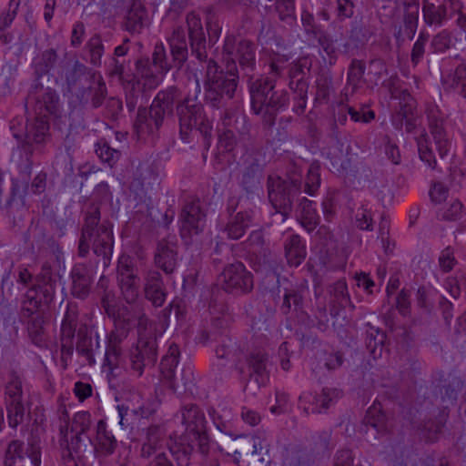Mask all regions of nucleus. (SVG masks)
<instances>
[{"label":"nucleus","mask_w":466,"mask_h":466,"mask_svg":"<svg viewBox=\"0 0 466 466\" xmlns=\"http://www.w3.org/2000/svg\"><path fill=\"white\" fill-rule=\"evenodd\" d=\"M239 82V71L225 65L221 68L214 59L208 62L204 81L205 101L210 106L220 109L233 99Z\"/></svg>","instance_id":"39448f33"},{"label":"nucleus","mask_w":466,"mask_h":466,"mask_svg":"<svg viewBox=\"0 0 466 466\" xmlns=\"http://www.w3.org/2000/svg\"><path fill=\"white\" fill-rule=\"evenodd\" d=\"M0 322L5 329L13 327L17 332L15 308L6 299H0Z\"/></svg>","instance_id":"0e129e2a"},{"label":"nucleus","mask_w":466,"mask_h":466,"mask_svg":"<svg viewBox=\"0 0 466 466\" xmlns=\"http://www.w3.org/2000/svg\"><path fill=\"white\" fill-rule=\"evenodd\" d=\"M314 40H317L322 50L328 56V63L329 66L335 65L338 59V51L335 46V41L332 36L326 31Z\"/></svg>","instance_id":"e2e57ef3"},{"label":"nucleus","mask_w":466,"mask_h":466,"mask_svg":"<svg viewBox=\"0 0 466 466\" xmlns=\"http://www.w3.org/2000/svg\"><path fill=\"white\" fill-rule=\"evenodd\" d=\"M181 235L187 231L189 235H198L206 225V214L200 208L199 201L187 203L181 210Z\"/></svg>","instance_id":"a878e982"},{"label":"nucleus","mask_w":466,"mask_h":466,"mask_svg":"<svg viewBox=\"0 0 466 466\" xmlns=\"http://www.w3.org/2000/svg\"><path fill=\"white\" fill-rule=\"evenodd\" d=\"M19 5L20 0H10L7 11L2 13L0 15V40L3 44H8L11 41L12 36L10 35L5 34L4 30L10 26L14 21Z\"/></svg>","instance_id":"603ef678"},{"label":"nucleus","mask_w":466,"mask_h":466,"mask_svg":"<svg viewBox=\"0 0 466 466\" xmlns=\"http://www.w3.org/2000/svg\"><path fill=\"white\" fill-rule=\"evenodd\" d=\"M284 250L287 261L291 267H299L306 258V245L298 234H292L287 238Z\"/></svg>","instance_id":"e433bc0d"},{"label":"nucleus","mask_w":466,"mask_h":466,"mask_svg":"<svg viewBox=\"0 0 466 466\" xmlns=\"http://www.w3.org/2000/svg\"><path fill=\"white\" fill-rule=\"evenodd\" d=\"M130 64L129 60H126L123 57L112 56L110 62L107 65V74L110 77H117L121 82L128 79L129 76L127 75L126 77V67Z\"/></svg>","instance_id":"69168bd1"},{"label":"nucleus","mask_w":466,"mask_h":466,"mask_svg":"<svg viewBox=\"0 0 466 466\" xmlns=\"http://www.w3.org/2000/svg\"><path fill=\"white\" fill-rule=\"evenodd\" d=\"M264 112L267 115V122L274 125L275 116L279 111L285 110L289 105V94L285 89H277L276 86L270 92Z\"/></svg>","instance_id":"4c0bfd02"},{"label":"nucleus","mask_w":466,"mask_h":466,"mask_svg":"<svg viewBox=\"0 0 466 466\" xmlns=\"http://www.w3.org/2000/svg\"><path fill=\"white\" fill-rule=\"evenodd\" d=\"M181 415L182 423L185 426V431L181 435L182 440L196 442L201 454H208L211 440L203 410L197 404L188 403L181 408Z\"/></svg>","instance_id":"9d476101"},{"label":"nucleus","mask_w":466,"mask_h":466,"mask_svg":"<svg viewBox=\"0 0 466 466\" xmlns=\"http://www.w3.org/2000/svg\"><path fill=\"white\" fill-rule=\"evenodd\" d=\"M269 444L259 437L235 433L219 450L228 455L252 456L254 461L270 463Z\"/></svg>","instance_id":"f8f14e48"},{"label":"nucleus","mask_w":466,"mask_h":466,"mask_svg":"<svg viewBox=\"0 0 466 466\" xmlns=\"http://www.w3.org/2000/svg\"><path fill=\"white\" fill-rule=\"evenodd\" d=\"M178 246L176 242L163 238L157 244L154 261L167 275L172 274L178 265Z\"/></svg>","instance_id":"b1692460"},{"label":"nucleus","mask_w":466,"mask_h":466,"mask_svg":"<svg viewBox=\"0 0 466 466\" xmlns=\"http://www.w3.org/2000/svg\"><path fill=\"white\" fill-rule=\"evenodd\" d=\"M35 116L34 122L26 126L25 134L13 132V136L18 141L24 138L28 146L41 147L50 139L49 121L47 118Z\"/></svg>","instance_id":"cd10ccee"},{"label":"nucleus","mask_w":466,"mask_h":466,"mask_svg":"<svg viewBox=\"0 0 466 466\" xmlns=\"http://www.w3.org/2000/svg\"><path fill=\"white\" fill-rule=\"evenodd\" d=\"M16 281L26 288L20 302V321L25 325L31 342L44 348L47 310L55 298L56 280L49 271L35 276L26 267L19 266Z\"/></svg>","instance_id":"f03ea898"},{"label":"nucleus","mask_w":466,"mask_h":466,"mask_svg":"<svg viewBox=\"0 0 466 466\" xmlns=\"http://www.w3.org/2000/svg\"><path fill=\"white\" fill-rule=\"evenodd\" d=\"M32 167L33 161L26 154L25 158L22 159L17 165L18 177L12 178L11 193L6 201V207L12 208L15 205L19 208L25 206V197L28 193V179L32 173Z\"/></svg>","instance_id":"a211bd4d"},{"label":"nucleus","mask_w":466,"mask_h":466,"mask_svg":"<svg viewBox=\"0 0 466 466\" xmlns=\"http://www.w3.org/2000/svg\"><path fill=\"white\" fill-rule=\"evenodd\" d=\"M187 314L186 302L180 298H175L165 309L160 311L159 324L162 333L168 328H180L186 321Z\"/></svg>","instance_id":"c85d7f7f"},{"label":"nucleus","mask_w":466,"mask_h":466,"mask_svg":"<svg viewBox=\"0 0 466 466\" xmlns=\"http://www.w3.org/2000/svg\"><path fill=\"white\" fill-rule=\"evenodd\" d=\"M246 363L248 371L239 365V362L236 363V370L240 374L241 380L246 381L245 388L252 381L258 388L265 386L269 380L270 362L268 354L261 350H254L246 357Z\"/></svg>","instance_id":"dca6fc26"},{"label":"nucleus","mask_w":466,"mask_h":466,"mask_svg":"<svg viewBox=\"0 0 466 466\" xmlns=\"http://www.w3.org/2000/svg\"><path fill=\"white\" fill-rule=\"evenodd\" d=\"M278 297L280 299L282 294V301L279 305V310L285 316L295 313L297 315H306L304 311V299L309 291L307 280L300 283H292L287 278L280 279L278 277Z\"/></svg>","instance_id":"4468645a"},{"label":"nucleus","mask_w":466,"mask_h":466,"mask_svg":"<svg viewBox=\"0 0 466 466\" xmlns=\"http://www.w3.org/2000/svg\"><path fill=\"white\" fill-rule=\"evenodd\" d=\"M176 116L179 124V137L184 143L200 138L204 147L203 157L212 143V123L208 119L204 106L197 97H182L178 87L171 86L159 90L149 108L139 106L135 127L139 132L154 134L164 125L167 118Z\"/></svg>","instance_id":"f257e3e1"},{"label":"nucleus","mask_w":466,"mask_h":466,"mask_svg":"<svg viewBox=\"0 0 466 466\" xmlns=\"http://www.w3.org/2000/svg\"><path fill=\"white\" fill-rule=\"evenodd\" d=\"M253 217L254 211L252 209L238 211L236 215L228 218V221L221 231L226 234L228 239L238 240L252 226Z\"/></svg>","instance_id":"2f4dec72"},{"label":"nucleus","mask_w":466,"mask_h":466,"mask_svg":"<svg viewBox=\"0 0 466 466\" xmlns=\"http://www.w3.org/2000/svg\"><path fill=\"white\" fill-rule=\"evenodd\" d=\"M221 289L233 296H244L254 289L253 274L238 260L228 263L218 276Z\"/></svg>","instance_id":"ddd939ff"},{"label":"nucleus","mask_w":466,"mask_h":466,"mask_svg":"<svg viewBox=\"0 0 466 466\" xmlns=\"http://www.w3.org/2000/svg\"><path fill=\"white\" fill-rule=\"evenodd\" d=\"M137 74L142 78L148 81V83L157 86L158 84L157 77L154 73L152 67L153 64L148 57H141L135 63Z\"/></svg>","instance_id":"774afa93"},{"label":"nucleus","mask_w":466,"mask_h":466,"mask_svg":"<svg viewBox=\"0 0 466 466\" xmlns=\"http://www.w3.org/2000/svg\"><path fill=\"white\" fill-rule=\"evenodd\" d=\"M78 323V310L76 303L68 302L64 315L61 329L60 340L74 339Z\"/></svg>","instance_id":"37998d69"},{"label":"nucleus","mask_w":466,"mask_h":466,"mask_svg":"<svg viewBox=\"0 0 466 466\" xmlns=\"http://www.w3.org/2000/svg\"><path fill=\"white\" fill-rule=\"evenodd\" d=\"M180 352L176 343H171L167 353L162 357L159 370L166 380L173 383L176 376V368L178 364Z\"/></svg>","instance_id":"ea45409f"},{"label":"nucleus","mask_w":466,"mask_h":466,"mask_svg":"<svg viewBox=\"0 0 466 466\" xmlns=\"http://www.w3.org/2000/svg\"><path fill=\"white\" fill-rule=\"evenodd\" d=\"M257 46L249 39L235 35H227L222 46L224 64L238 71V67L247 77L253 76L257 68Z\"/></svg>","instance_id":"423d86ee"},{"label":"nucleus","mask_w":466,"mask_h":466,"mask_svg":"<svg viewBox=\"0 0 466 466\" xmlns=\"http://www.w3.org/2000/svg\"><path fill=\"white\" fill-rule=\"evenodd\" d=\"M415 100L410 93H404L402 101L399 102V109L391 116V124L398 129L401 130L405 127L408 133H411L416 127Z\"/></svg>","instance_id":"bb28decb"},{"label":"nucleus","mask_w":466,"mask_h":466,"mask_svg":"<svg viewBox=\"0 0 466 466\" xmlns=\"http://www.w3.org/2000/svg\"><path fill=\"white\" fill-rule=\"evenodd\" d=\"M71 295L85 300L90 294L94 282L92 269L85 263H76L70 271Z\"/></svg>","instance_id":"5701e85b"},{"label":"nucleus","mask_w":466,"mask_h":466,"mask_svg":"<svg viewBox=\"0 0 466 466\" xmlns=\"http://www.w3.org/2000/svg\"><path fill=\"white\" fill-rule=\"evenodd\" d=\"M300 176L280 177L268 176L267 181L268 198L277 213L282 216L285 221L290 215L294 203L301 196Z\"/></svg>","instance_id":"0eeeda50"},{"label":"nucleus","mask_w":466,"mask_h":466,"mask_svg":"<svg viewBox=\"0 0 466 466\" xmlns=\"http://www.w3.org/2000/svg\"><path fill=\"white\" fill-rule=\"evenodd\" d=\"M143 292L146 299L155 308L163 306L167 299V289L162 275L157 271H149L144 281Z\"/></svg>","instance_id":"7c9ffc66"},{"label":"nucleus","mask_w":466,"mask_h":466,"mask_svg":"<svg viewBox=\"0 0 466 466\" xmlns=\"http://www.w3.org/2000/svg\"><path fill=\"white\" fill-rule=\"evenodd\" d=\"M296 217L300 225L309 232H312L319 224L320 218L317 212V203L301 197L297 201Z\"/></svg>","instance_id":"c9c22d12"},{"label":"nucleus","mask_w":466,"mask_h":466,"mask_svg":"<svg viewBox=\"0 0 466 466\" xmlns=\"http://www.w3.org/2000/svg\"><path fill=\"white\" fill-rule=\"evenodd\" d=\"M301 24L304 34L310 39H315L326 32L323 25L317 23L314 15L308 10L301 12Z\"/></svg>","instance_id":"13d9d810"},{"label":"nucleus","mask_w":466,"mask_h":466,"mask_svg":"<svg viewBox=\"0 0 466 466\" xmlns=\"http://www.w3.org/2000/svg\"><path fill=\"white\" fill-rule=\"evenodd\" d=\"M266 166V154L260 147L252 146L247 148L241 157L238 184L248 198H253L262 191Z\"/></svg>","instance_id":"6e6552de"},{"label":"nucleus","mask_w":466,"mask_h":466,"mask_svg":"<svg viewBox=\"0 0 466 466\" xmlns=\"http://www.w3.org/2000/svg\"><path fill=\"white\" fill-rule=\"evenodd\" d=\"M25 112L33 116L47 118L61 116L63 104L56 90L44 88L41 83H33L25 99Z\"/></svg>","instance_id":"1a4fd4ad"},{"label":"nucleus","mask_w":466,"mask_h":466,"mask_svg":"<svg viewBox=\"0 0 466 466\" xmlns=\"http://www.w3.org/2000/svg\"><path fill=\"white\" fill-rule=\"evenodd\" d=\"M7 421L11 428L15 429L24 420L25 407L23 402H5Z\"/></svg>","instance_id":"338daca9"},{"label":"nucleus","mask_w":466,"mask_h":466,"mask_svg":"<svg viewBox=\"0 0 466 466\" xmlns=\"http://www.w3.org/2000/svg\"><path fill=\"white\" fill-rule=\"evenodd\" d=\"M311 67L312 60L308 56L297 58L287 66L289 87L294 94L293 111L297 115H302L307 106Z\"/></svg>","instance_id":"9b49d317"},{"label":"nucleus","mask_w":466,"mask_h":466,"mask_svg":"<svg viewBox=\"0 0 466 466\" xmlns=\"http://www.w3.org/2000/svg\"><path fill=\"white\" fill-rule=\"evenodd\" d=\"M367 326L368 329L366 330L365 339L366 348L373 358H377L381 355L386 334L380 330V329L371 326L370 323H368Z\"/></svg>","instance_id":"09e8293b"},{"label":"nucleus","mask_w":466,"mask_h":466,"mask_svg":"<svg viewBox=\"0 0 466 466\" xmlns=\"http://www.w3.org/2000/svg\"><path fill=\"white\" fill-rule=\"evenodd\" d=\"M100 219V207L91 203L85 214L77 254L80 258H86L90 249L89 242L92 241L93 252L101 258L103 267L107 268L111 262L114 247L112 224L108 220L99 224Z\"/></svg>","instance_id":"7ed1b4c3"},{"label":"nucleus","mask_w":466,"mask_h":466,"mask_svg":"<svg viewBox=\"0 0 466 466\" xmlns=\"http://www.w3.org/2000/svg\"><path fill=\"white\" fill-rule=\"evenodd\" d=\"M96 73L87 67L86 65L76 61L72 68L66 73V82L68 87L76 86L83 77L88 78L90 81L96 79Z\"/></svg>","instance_id":"3c124183"},{"label":"nucleus","mask_w":466,"mask_h":466,"mask_svg":"<svg viewBox=\"0 0 466 466\" xmlns=\"http://www.w3.org/2000/svg\"><path fill=\"white\" fill-rule=\"evenodd\" d=\"M373 35L371 26L365 24L362 19L352 20L348 31L349 41L343 45V53H349L351 46L357 49L364 47Z\"/></svg>","instance_id":"473e14b6"},{"label":"nucleus","mask_w":466,"mask_h":466,"mask_svg":"<svg viewBox=\"0 0 466 466\" xmlns=\"http://www.w3.org/2000/svg\"><path fill=\"white\" fill-rule=\"evenodd\" d=\"M96 153L98 157L109 167H114L121 157V152L110 147L106 139H100L96 144Z\"/></svg>","instance_id":"4d7b16f0"},{"label":"nucleus","mask_w":466,"mask_h":466,"mask_svg":"<svg viewBox=\"0 0 466 466\" xmlns=\"http://www.w3.org/2000/svg\"><path fill=\"white\" fill-rule=\"evenodd\" d=\"M168 45L170 52L169 55L166 53L165 59L169 64L168 71L173 68L179 70L188 56L187 42L184 30L181 28L175 29L172 35L168 38Z\"/></svg>","instance_id":"393cba45"},{"label":"nucleus","mask_w":466,"mask_h":466,"mask_svg":"<svg viewBox=\"0 0 466 466\" xmlns=\"http://www.w3.org/2000/svg\"><path fill=\"white\" fill-rule=\"evenodd\" d=\"M127 86L126 87V105L128 111L132 112L145 96V84L133 76L131 79H126Z\"/></svg>","instance_id":"de8ad7c7"},{"label":"nucleus","mask_w":466,"mask_h":466,"mask_svg":"<svg viewBox=\"0 0 466 466\" xmlns=\"http://www.w3.org/2000/svg\"><path fill=\"white\" fill-rule=\"evenodd\" d=\"M120 15L122 28L131 35H139L148 25L147 10L141 0H122Z\"/></svg>","instance_id":"f3484780"},{"label":"nucleus","mask_w":466,"mask_h":466,"mask_svg":"<svg viewBox=\"0 0 466 466\" xmlns=\"http://www.w3.org/2000/svg\"><path fill=\"white\" fill-rule=\"evenodd\" d=\"M106 347L105 350V365L109 367L110 373L113 376H117L119 374L120 369L122 367L125 368V365L122 364L123 360L121 357V348L120 344L122 342H116L114 340L113 337L107 335L106 336Z\"/></svg>","instance_id":"a19ab883"},{"label":"nucleus","mask_w":466,"mask_h":466,"mask_svg":"<svg viewBox=\"0 0 466 466\" xmlns=\"http://www.w3.org/2000/svg\"><path fill=\"white\" fill-rule=\"evenodd\" d=\"M10 380L5 386V402H21L23 397L22 380L16 371L10 372Z\"/></svg>","instance_id":"6e6d98bb"},{"label":"nucleus","mask_w":466,"mask_h":466,"mask_svg":"<svg viewBox=\"0 0 466 466\" xmlns=\"http://www.w3.org/2000/svg\"><path fill=\"white\" fill-rule=\"evenodd\" d=\"M86 48L90 55V63L96 67L102 64V56L105 52L104 44L99 35H94L86 43Z\"/></svg>","instance_id":"052dcab7"},{"label":"nucleus","mask_w":466,"mask_h":466,"mask_svg":"<svg viewBox=\"0 0 466 466\" xmlns=\"http://www.w3.org/2000/svg\"><path fill=\"white\" fill-rule=\"evenodd\" d=\"M366 71V65L363 60L353 58L348 67L347 83L355 91L360 87V83L363 81V76Z\"/></svg>","instance_id":"5fc2aeb1"},{"label":"nucleus","mask_w":466,"mask_h":466,"mask_svg":"<svg viewBox=\"0 0 466 466\" xmlns=\"http://www.w3.org/2000/svg\"><path fill=\"white\" fill-rule=\"evenodd\" d=\"M329 292L330 294L329 303L333 308L345 309L351 305L347 283L344 279H339L329 286Z\"/></svg>","instance_id":"49530a36"},{"label":"nucleus","mask_w":466,"mask_h":466,"mask_svg":"<svg viewBox=\"0 0 466 466\" xmlns=\"http://www.w3.org/2000/svg\"><path fill=\"white\" fill-rule=\"evenodd\" d=\"M14 264L12 263L8 268L5 269L4 275L2 277L1 281V296L0 299H6L9 301V299L15 298L19 295L21 289L18 286H15L13 279H11V271Z\"/></svg>","instance_id":"680f3d73"},{"label":"nucleus","mask_w":466,"mask_h":466,"mask_svg":"<svg viewBox=\"0 0 466 466\" xmlns=\"http://www.w3.org/2000/svg\"><path fill=\"white\" fill-rule=\"evenodd\" d=\"M76 350L86 360L89 365H94L96 363L95 356L103 353L97 332L86 324L80 325L77 329Z\"/></svg>","instance_id":"412c9836"},{"label":"nucleus","mask_w":466,"mask_h":466,"mask_svg":"<svg viewBox=\"0 0 466 466\" xmlns=\"http://www.w3.org/2000/svg\"><path fill=\"white\" fill-rule=\"evenodd\" d=\"M215 353L218 359L238 363L241 350L238 343L228 334H220Z\"/></svg>","instance_id":"58836bf2"},{"label":"nucleus","mask_w":466,"mask_h":466,"mask_svg":"<svg viewBox=\"0 0 466 466\" xmlns=\"http://www.w3.org/2000/svg\"><path fill=\"white\" fill-rule=\"evenodd\" d=\"M196 442L186 441L180 437V441L169 448V451L177 466H190L191 456L196 447Z\"/></svg>","instance_id":"a18cd8bd"},{"label":"nucleus","mask_w":466,"mask_h":466,"mask_svg":"<svg viewBox=\"0 0 466 466\" xmlns=\"http://www.w3.org/2000/svg\"><path fill=\"white\" fill-rule=\"evenodd\" d=\"M275 10L279 19L288 26L296 23L295 1L294 0H274Z\"/></svg>","instance_id":"864d4df0"},{"label":"nucleus","mask_w":466,"mask_h":466,"mask_svg":"<svg viewBox=\"0 0 466 466\" xmlns=\"http://www.w3.org/2000/svg\"><path fill=\"white\" fill-rule=\"evenodd\" d=\"M463 382L458 379L453 378L448 383L438 386L437 394L441 397V401L444 408L452 405L457 400L458 393L461 390Z\"/></svg>","instance_id":"8fccbe9b"},{"label":"nucleus","mask_w":466,"mask_h":466,"mask_svg":"<svg viewBox=\"0 0 466 466\" xmlns=\"http://www.w3.org/2000/svg\"><path fill=\"white\" fill-rule=\"evenodd\" d=\"M248 84L251 109L255 114L258 115L263 112L270 96L269 94L276 86V81L265 76H259L256 79L251 76L248 77Z\"/></svg>","instance_id":"aec40b11"},{"label":"nucleus","mask_w":466,"mask_h":466,"mask_svg":"<svg viewBox=\"0 0 466 466\" xmlns=\"http://www.w3.org/2000/svg\"><path fill=\"white\" fill-rule=\"evenodd\" d=\"M208 414L212 420L215 427L212 432L214 442L217 444L218 449L220 450L228 441H230L231 436H235L236 431L233 430L232 423L226 420L224 415L218 411L215 408L210 407L208 410Z\"/></svg>","instance_id":"f704fd0d"},{"label":"nucleus","mask_w":466,"mask_h":466,"mask_svg":"<svg viewBox=\"0 0 466 466\" xmlns=\"http://www.w3.org/2000/svg\"><path fill=\"white\" fill-rule=\"evenodd\" d=\"M161 337L162 331L147 316H141L137 324V340L129 349L125 369L140 377L146 369L155 367L158 358L157 340Z\"/></svg>","instance_id":"20e7f679"},{"label":"nucleus","mask_w":466,"mask_h":466,"mask_svg":"<svg viewBox=\"0 0 466 466\" xmlns=\"http://www.w3.org/2000/svg\"><path fill=\"white\" fill-rule=\"evenodd\" d=\"M333 78L329 69H322L317 76V97L328 99L332 90Z\"/></svg>","instance_id":"bf43d9fd"},{"label":"nucleus","mask_w":466,"mask_h":466,"mask_svg":"<svg viewBox=\"0 0 466 466\" xmlns=\"http://www.w3.org/2000/svg\"><path fill=\"white\" fill-rule=\"evenodd\" d=\"M342 395L343 392L339 389L324 387L320 393H310L309 396L300 397V400H306L309 403V406L304 409L306 412L322 413L334 405Z\"/></svg>","instance_id":"c756f323"},{"label":"nucleus","mask_w":466,"mask_h":466,"mask_svg":"<svg viewBox=\"0 0 466 466\" xmlns=\"http://www.w3.org/2000/svg\"><path fill=\"white\" fill-rule=\"evenodd\" d=\"M422 15L427 25L441 26L447 20L445 3L436 5L430 0H422Z\"/></svg>","instance_id":"79ce46f5"},{"label":"nucleus","mask_w":466,"mask_h":466,"mask_svg":"<svg viewBox=\"0 0 466 466\" xmlns=\"http://www.w3.org/2000/svg\"><path fill=\"white\" fill-rule=\"evenodd\" d=\"M58 56L56 54V51L53 48L47 49L41 53L40 56H36L34 59L33 66L35 69V79L34 80V83H40L39 79L43 76L48 75L50 70L55 66L56 64Z\"/></svg>","instance_id":"c03bdc74"},{"label":"nucleus","mask_w":466,"mask_h":466,"mask_svg":"<svg viewBox=\"0 0 466 466\" xmlns=\"http://www.w3.org/2000/svg\"><path fill=\"white\" fill-rule=\"evenodd\" d=\"M134 258L123 254L118 258L116 267V279L121 294L127 303L137 301L140 291V278L137 273Z\"/></svg>","instance_id":"2eb2a0df"},{"label":"nucleus","mask_w":466,"mask_h":466,"mask_svg":"<svg viewBox=\"0 0 466 466\" xmlns=\"http://www.w3.org/2000/svg\"><path fill=\"white\" fill-rule=\"evenodd\" d=\"M107 315L114 321V329L108 334L116 342H122L128 336L134 326V319L127 308L111 310L106 309Z\"/></svg>","instance_id":"72a5a7b5"},{"label":"nucleus","mask_w":466,"mask_h":466,"mask_svg":"<svg viewBox=\"0 0 466 466\" xmlns=\"http://www.w3.org/2000/svg\"><path fill=\"white\" fill-rule=\"evenodd\" d=\"M187 25L191 54L199 61L208 58L207 39L200 17L194 12L187 15Z\"/></svg>","instance_id":"4be33fe9"},{"label":"nucleus","mask_w":466,"mask_h":466,"mask_svg":"<svg viewBox=\"0 0 466 466\" xmlns=\"http://www.w3.org/2000/svg\"><path fill=\"white\" fill-rule=\"evenodd\" d=\"M87 441L93 446L95 457L97 459L112 456L118 447L116 436L103 419L99 420L96 425L95 437H87Z\"/></svg>","instance_id":"6ab92c4d"}]
</instances>
